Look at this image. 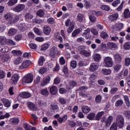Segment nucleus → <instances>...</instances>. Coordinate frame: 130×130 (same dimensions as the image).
I'll return each mask as SVG.
<instances>
[{
  "mask_svg": "<svg viewBox=\"0 0 130 130\" xmlns=\"http://www.w3.org/2000/svg\"><path fill=\"white\" fill-rule=\"evenodd\" d=\"M65 26L66 27H69L67 30L68 33H72L75 28V22L71 21L70 18L68 19L65 22Z\"/></svg>",
  "mask_w": 130,
  "mask_h": 130,
  "instance_id": "nucleus-1",
  "label": "nucleus"
},
{
  "mask_svg": "<svg viewBox=\"0 0 130 130\" xmlns=\"http://www.w3.org/2000/svg\"><path fill=\"white\" fill-rule=\"evenodd\" d=\"M115 122L120 128L123 127V125H124V118L122 115H118Z\"/></svg>",
  "mask_w": 130,
  "mask_h": 130,
  "instance_id": "nucleus-2",
  "label": "nucleus"
},
{
  "mask_svg": "<svg viewBox=\"0 0 130 130\" xmlns=\"http://www.w3.org/2000/svg\"><path fill=\"white\" fill-rule=\"evenodd\" d=\"M33 74L31 73H28L22 78V81L24 83H26V84H31L33 82Z\"/></svg>",
  "mask_w": 130,
  "mask_h": 130,
  "instance_id": "nucleus-3",
  "label": "nucleus"
},
{
  "mask_svg": "<svg viewBox=\"0 0 130 130\" xmlns=\"http://www.w3.org/2000/svg\"><path fill=\"white\" fill-rule=\"evenodd\" d=\"M104 61L106 68H112L113 66V60L110 56H107L104 59Z\"/></svg>",
  "mask_w": 130,
  "mask_h": 130,
  "instance_id": "nucleus-4",
  "label": "nucleus"
},
{
  "mask_svg": "<svg viewBox=\"0 0 130 130\" xmlns=\"http://www.w3.org/2000/svg\"><path fill=\"white\" fill-rule=\"evenodd\" d=\"M56 53L57 54L60 53V51H58L57 50V48L54 47L51 49L49 55L52 58H54V57H55V54H56Z\"/></svg>",
  "mask_w": 130,
  "mask_h": 130,
  "instance_id": "nucleus-5",
  "label": "nucleus"
},
{
  "mask_svg": "<svg viewBox=\"0 0 130 130\" xmlns=\"http://www.w3.org/2000/svg\"><path fill=\"white\" fill-rule=\"evenodd\" d=\"M30 64L31 61L29 60H26L22 62V64L19 66V69L20 70H24V69H27V68L30 67Z\"/></svg>",
  "mask_w": 130,
  "mask_h": 130,
  "instance_id": "nucleus-6",
  "label": "nucleus"
},
{
  "mask_svg": "<svg viewBox=\"0 0 130 130\" xmlns=\"http://www.w3.org/2000/svg\"><path fill=\"white\" fill-rule=\"evenodd\" d=\"M25 8V5L19 4L13 8V11L14 12H16L17 13H20V12H22V11L24 10Z\"/></svg>",
  "mask_w": 130,
  "mask_h": 130,
  "instance_id": "nucleus-7",
  "label": "nucleus"
},
{
  "mask_svg": "<svg viewBox=\"0 0 130 130\" xmlns=\"http://www.w3.org/2000/svg\"><path fill=\"white\" fill-rule=\"evenodd\" d=\"M51 78L50 76H46L43 79V81L41 82V87H44L45 85H47V84H49V82H50Z\"/></svg>",
  "mask_w": 130,
  "mask_h": 130,
  "instance_id": "nucleus-8",
  "label": "nucleus"
},
{
  "mask_svg": "<svg viewBox=\"0 0 130 130\" xmlns=\"http://www.w3.org/2000/svg\"><path fill=\"white\" fill-rule=\"evenodd\" d=\"M107 47L109 49H111V50H115V49H117V48H118V46H117L116 44L111 42L107 43Z\"/></svg>",
  "mask_w": 130,
  "mask_h": 130,
  "instance_id": "nucleus-9",
  "label": "nucleus"
},
{
  "mask_svg": "<svg viewBox=\"0 0 130 130\" xmlns=\"http://www.w3.org/2000/svg\"><path fill=\"white\" fill-rule=\"evenodd\" d=\"M1 101H2L4 106L5 107H11V101L6 98H2L1 99Z\"/></svg>",
  "mask_w": 130,
  "mask_h": 130,
  "instance_id": "nucleus-10",
  "label": "nucleus"
},
{
  "mask_svg": "<svg viewBox=\"0 0 130 130\" xmlns=\"http://www.w3.org/2000/svg\"><path fill=\"white\" fill-rule=\"evenodd\" d=\"M27 105L28 108H29V109H31V110H33L34 111L37 110V107H36V105H35V104H34L33 103L28 102L27 103Z\"/></svg>",
  "mask_w": 130,
  "mask_h": 130,
  "instance_id": "nucleus-11",
  "label": "nucleus"
},
{
  "mask_svg": "<svg viewBox=\"0 0 130 130\" xmlns=\"http://www.w3.org/2000/svg\"><path fill=\"white\" fill-rule=\"evenodd\" d=\"M98 67H99V64H98V63H92L89 67V70L91 72H95V71L98 70Z\"/></svg>",
  "mask_w": 130,
  "mask_h": 130,
  "instance_id": "nucleus-12",
  "label": "nucleus"
},
{
  "mask_svg": "<svg viewBox=\"0 0 130 130\" xmlns=\"http://www.w3.org/2000/svg\"><path fill=\"white\" fill-rule=\"evenodd\" d=\"M50 109L51 111H53V112H57L58 111V106L56 105V104L53 103L51 104Z\"/></svg>",
  "mask_w": 130,
  "mask_h": 130,
  "instance_id": "nucleus-13",
  "label": "nucleus"
},
{
  "mask_svg": "<svg viewBox=\"0 0 130 130\" xmlns=\"http://www.w3.org/2000/svg\"><path fill=\"white\" fill-rule=\"evenodd\" d=\"M10 123L13 125H17L20 122L18 118H10L9 120Z\"/></svg>",
  "mask_w": 130,
  "mask_h": 130,
  "instance_id": "nucleus-14",
  "label": "nucleus"
},
{
  "mask_svg": "<svg viewBox=\"0 0 130 130\" xmlns=\"http://www.w3.org/2000/svg\"><path fill=\"white\" fill-rule=\"evenodd\" d=\"M114 60L115 62H121L122 58L121 56L119 55V54H116L114 55Z\"/></svg>",
  "mask_w": 130,
  "mask_h": 130,
  "instance_id": "nucleus-15",
  "label": "nucleus"
},
{
  "mask_svg": "<svg viewBox=\"0 0 130 130\" xmlns=\"http://www.w3.org/2000/svg\"><path fill=\"white\" fill-rule=\"evenodd\" d=\"M20 96L22 98H24L25 99H27L28 98H30L31 97V93L28 92H22L20 93Z\"/></svg>",
  "mask_w": 130,
  "mask_h": 130,
  "instance_id": "nucleus-16",
  "label": "nucleus"
},
{
  "mask_svg": "<svg viewBox=\"0 0 130 130\" xmlns=\"http://www.w3.org/2000/svg\"><path fill=\"white\" fill-rule=\"evenodd\" d=\"M19 81V75L18 74H14L11 78V82L13 84H17V82Z\"/></svg>",
  "mask_w": 130,
  "mask_h": 130,
  "instance_id": "nucleus-17",
  "label": "nucleus"
},
{
  "mask_svg": "<svg viewBox=\"0 0 130 130\" xmlns=\"http://www.w3.org/2000/svg\"><path fill=\"white\" fill-rule=\"evenodd\" d=\"M5 18L9 21V24H11L12 20L13 19V15L8 13L5 15Z\"/></svg>",
  "mask_w": 130,
  "mask_h": 130,
  "instance_id": "nucleus-18",
  "label": "nucleus"
},
{
  "mask_svg": "<svg viewBox=\"0 0 130 130\" xmlns=\"http://www.w3.org/2000/svg\"><path fill=\"white\" fill-rule=\"evenodd\" d=\"M24 19L26 22H30L33 19V15L29 13H26L24 16Z\"/></svg>",
  "mask_w": 130,
  "mask_h": 130,
  "instance_id": "nucleus-19",
  "label": "nucleus"
},
{
  "mask_svg": "<svg viewBox=\"0 0 130 130\" xmlns=\"http://www.w3.org/2000/svg\"><path fill=\"white\" fill-rule=\"evenodd\" d=\"M105 114V112L101 111L99 112L95 116L96 120H100L102 118V116Z\"/></svg>",
  "mask_w": 130,
  "mask_h": 130,
  "instance_id": "nucleus-20",
  "label": "nucleus"
},
{
  "mask_svg": "<svg viewBox=\"0 0 130 130\" xmlns=\"http://www.w3.org/2000/svg\"><path fill=\"white\" fill-rule=\"evenodd\" d=\"M37 15L38 17L42 18L44 17V15H45V11L43 9H40L37 12Z\"/></svg>",
  "mask_w": 130,
  "mask_h": 130,
  "instance_id": "nucleus-21",
  "label": "nucleus"
},
{
  "mask_svg": "<svg viewBox=\"0 0 130 130\" xmlns=\"http://www.w3.org/2000/svg\"><path fill=\"white\" fill-rule=\"evenodd\" d=\"M109 18L111 21H115V20L118 19V13H115L113 15H110Z\"/></svg>",
  "mask_w": 130,
  "mask_h": 130,
  "instance_id": "nucleus-22",
  "label": "nucleus"
},
{
  "mask_svg": "<svg viewBox=\"0 0 130 130\" xmlns=\"http://www.w3.org/2000/svg\"><path fill=\"white\" fill-rule=\"evenodd\" d=\"M67 119H68V115H65L62 117L58 118L57 120L59 123H62V122H66Z\"/></svg>",
  "mask_w": 130,
  "mask_h": 130,
  "instance_id": "nucleus-23",
  "label": "nucleus"
},
{
  "mask_svg": "<svg viewBox=\"0 0 130 130\" xmlns=\"http://www.w3.org/2000/svg\"><path fill=\"white\" fill-rule=\"evenodd\" d=\"M93 57L95 61H100V59H101V55L99 53H94Z\"/></svg>",
  "mask_w": 130,
  "mask_h": 130,
  "instance_id": "nucleus-24",
  "label": "nucleus"
},
{
  "mask_svg": "<svg viewBox=\"0 0 130 130\" xmlns=\"http://www.w3.org/2000/svg\"><path fill=\"white\" fill-rule=\"evenodd\" d=\"M57 87L55 86H53L50 88V92L53 95H55L57 93Z\"/></svg>",
  "mask_w": 130,
  "mask_h": 130,
  "instance_id": "nucleus-25",
  "label": "nucleus"
},
{
  "mask_svg": "<svg viewBox=\"0 0 130 130\" xmlns=\"http://www.w3.org/2000/svg\"><path fill=\"white\" fill-rule=\"evenodd\" d=\"M90 29L89 28H86L84 32L83 33V36H84V37H85V38H86L87 39H89V33H90Z\"/></svg>",
  "mask_w": 130,
  "mask_h": 130,
  "instance_id": "nucleus-26",
  "label": "nucleus"
},
{
  "mask_svg": "<svg viewBox=\"0 0 130 130\" xmlns=\"http://www.w3.org/2000/svg\"><path fill=\"white\" fill-rule=\"evenodd\" d=\"M51 31V28L49 26H44V33L46 35H49Z\"/></svg>",
  "mask_w": 130,
  "mask_h": 130,
  "instance_id": "nucleus-27",
  "label": "nucleus"
},
{
  "mask_svg": "<svg viewBox=\"0 0 130 130\" xmlns=\"http://www.w3.org/2000/svg\"><path fill=\"white\" fill-rule=\"evenodd\" d=\"M20 17L18 15H13L12 20L11 21V24H15L19 21Z\"/></svg>",
  "mask_w": 130,
  "mask_h": 130,
  "instance_id": "nucleus-28",
  "label": "nucleus"
},
{
  "mask_svg": "<svg viewBox=\"0 0 130 130\" xmlns=\"http://www.w3.org/2000/svg\"><path fill=\"white\" fill-rule=\"evenodd\" d=\"M102 74H103V75L108 76V75H110L111 74V70L103 69L102 70Z\"/></svg>",
  "mask_w": 130,
  "mask_h": 130,
  "instance_id": "nucleus-29",
  "label": "nucleus"
},
{
  "mask_svg": "<svg viewBox=\"0 0 130 130\" xmlns=\"http://www.w3.org/2000/svg\"><path fill=\"white\" fill-rule=\"evenodd\" d=\"M96 78H97V74H91L90 76L89 80L92 83H94V82H95V81H96Z\"/></svg>",
  "mask_w": 130,
  "mask_h": 130,
  "instance_id": "nucleus-30",
  "label": "nucleus"
},
{
  "mask_svg": "<svg viewBox=\"0 0 130 130\" xmlns=\"http://www.w3.org/2000/svg\"><path fill=\"white\" fill-rule=\"evenodd\" d=\"M41 94L44 96H48L49 92L47 90V88H44L41 90Z\"/></svg>",
  "mask_w": 130,
  "mask_h": 130,
  "instance_id": "nucleus-31",
  "label": "nucleus"
},
{
  "mask_svg": "<svg viewBox=\"0 0 130 130\" xmlns=\"http://www.w3.org/2000/svg\"><path fill=\"white\" fill-rule=\"evenodd\" d=\"M124 18L125 19H128V18H130V12L129 10L125 9L124 11Z\"/></svg>",
  "mask_w": 130,
  "mask_h": 130,
  "instance_id": "nucleus-32",
  "label": "nucleus"
},
{
  "mask_svg": "<svg viewBox=\"0 0 130 130\" xmlns=\"http://www.w3.org/2000/svg\"><path fill=\"white\" fill-rule=\"evenodd\" d=\"M17 33V29L15 28H10L8 31V34L10 36H13Z\"/></svg>",
  "mask_w": 130,
  "mask_h": 130,
  "instance_id": "nucleus-33",
  "label": "nucleus"
},
{
  "mask_svg": "<svg viewBox=\"0 0 130 130\" xmlns=\"http://www.w3.org/2000/svg\"><path fill=\"white\" fill-rule=\"evenodd\" d=\"M82 110L84 113H88L90 112V110H91V109L90 108H89V107L83 106L82 108Z\"/></svg>",
  "mask_w": 130,
  "mask_h": 130,
  "instance_id": "nucleus-34",
  "label": "nucleus"
},
{
  "mask_svg": "<svg viewBox=\"0 0 130 130\" xmlns=\"http://www.w3.org/2000/svg\"><path fill=\"white\" fill-rule=\"evenodd\" d=\"M7 42V38H5L4 36H1L0 37V43L2 45H5L6 43Z\"/></svg>",
  "mask_w": 130,
  "mask_h": 130,
  "instance_id": "nucleus-35",
  "label": "nucleus"
},
{
  "mask_svg": "<svg viewBox=\"0 0 130 130\" xmlns=\"http://www.w3.org/2000/svg\"><path fill=\"white\" fill-rule=\"evenodd\" d=\"M123 49H124L125 50H129V49H130V42H127L124 44Z\"/></svg>",
  "mask_w": 130,
  "mask_h": 130,
  "instance_id": "nucleus-36",
  "label": "nucleus"
},
{
  "mask_svg": "<svg viewBox=\"0 0 130 130\" xmlns=\"http://www.w3.org/2000/svg\"><path fill=\"white\" fill-rule=\"evenodd\" d=\"M80 54L84 55V56H85L86 57H88V56H90V55H91V52L84 50L83 51H81V53Z\"/></svg>",
  "mask_w": 130,
  "mask_h": 130,
  "instance_id": "nucleus-37",
  "label": "nucleus"
},
{
  "mask_svg": "<svg viewBox=\"0 0 130 130\" xmlns=\"http://www.w3.org/2000/svg\"><path fill=\"white\" fill-rule=\"evenodd\" d=\"M79 66L80 68H82V67H86V66H88V63L86 60H81L79 62Z\"/></svg>",
  "mask_w": 130,
  "mask_h": 130,
  "instance_id": "nucleus-38",
  "label": "nucleus"
},
{
  "mask_svg": "<svg viewBox=\"0 0 130 130\" xmlns=\"http://www.w3.org/2000/svg\"><path fill=\"white\" fill-rule=\"evenodd\" d=\"M84 7H85L86 9H90L91 7H92L91 3H90V2H88V1L84 0Z\"/></svg>",
  "mask_w": 130,
  "mask_h": 130,
  "instance_id": "nucleus-39",
  "label": "nucleus"
},
{
  "mask_svg": "<svg viewBox=\"0 0 130 130\" xmlns=\"http://www.w3.org/2000/svg\"><path fill=\"white\" fill-rule=\"evenodd\" d=\"M18 3V0H9L8 5L9 7H13L14 5Z\"/></svg>",
  "mask_w": 130,
  "mask_h": 130,
  "instance_id": "nucleus-40",
  "label": "nucleus"
},
{
  "mask_svg": "<svg viewBox=\"0 0 130 130\" xmlns=\"http://www.w3.org/2000/svg\"><path fill=\"white\" fill-rule=\"evenodd\" d=\"M113 120V117L112 116H109L107 119V126H109L111 124V122Z\"/></svg>",
  "mask_w": 130,
  "mask_h": 130,
  "instance_id": "nucleus-41",
  "label": "nucleus"
},
{
  "mask_svg": "<svg viewBox=\"0 0 130 130\" xmlns=\"http://www.w3.org/2000/svg\"><path fill=\"white\" fill-rule=\"evenodd\" d=\"M120 69H121V64H120L117 63L114 66V70L115 72H118Z\"/></svg>",
  "mask_w": 130,
  "mask_h": 130,
  "instance_id": "nucleus-42",
  "label": "nucleus"
},
{
  "mask_svg": "<svg viewBox=\"0 0 130 130\" xmlns=\"http://www.w3.org/2000/svg\"><path fill=\"white\" fill-rule=\"evenodd\" d=\"M95 113H90L87 116V118L89 120H93L95 118Z\"/></svg>",
  "mask_w": 130,
  "mask_h": 130,
  "instance_id": "nucleus-43",
  "label": "nucleus"
},
{
  "mask_svg": "<svg viewBox=\"0 0 130 130\" xmlns=\"http://www.w3.org/2000/svg\"><path fill=\"white\" fill-rule=\"evenodd\" d=\"M44 61H45L44 57L43 56H41L39 59V66H43V64H44Z\"/></svg>",
  "mask_w": 130,
  "mask_h": 130,
  "instance_id": "nucleus-44",
  "label": "nucleus"
},
{
  "mask_svg": "<svg viewBox=\"0 0 130 130\" xmlns=\"http://www.w3.org/2000/svg\"><path fill=\"white\" fill-rule=\"evenodd\" d=\"M123 98L125 100V103L126 104V106L127 107L129 106L130 102L129 99H128V96H127V95H123Z\"/></svg>",
  "mask_w": 130,
  "mask_h": 130,
  "instance_id": "nucleus-45",
  "label": "nucleus"
},
{
  "mask_svg": "<svg viewBox=\"0 0 130 130\" xmlns=\"http://www.w3.org/2000/svg\"><path fill=\"white\" fill-rule=\"evenodd\" d=\"M11 53H12V54H13V55L14 56L21 55V54H22V52H21V51L16 50L12 51Z\"/></svg>",
  "mask_w": 130,
  "mask_h": 130,
  "instance_id": "nucleus-46",
  "label": "nucleus"
},
{
  "mask_svg": "<svg viewBox=\"0 0 130 130\" xmlns=\"http://www.w3.org/2000/svg\"><path fill=\"white\" fill-rule=\"evenodd\" d=\"M34 31L36 34H37V35H39L40 36H41V35L42 34V31H41L40 30H39V29H38V28L35 27L34 28Z\"/></svg>",
  "mask_w": 130,
  "mask_h": 130,
  "instance_id": "nucleus-47",
  "label": "nucleus"
},
{
  "mask_svg": "<svg viewBox=\"0 0 130 130\" xmlns=\"http://www.w3.org/2000/svg\"><path fill=\"white\" fill-rule=\"evenodd\" d=\"M80 32H81V30L80 29H75L72 34V37H76V35H78V34H79Z\"/></svg>",
  "mask_w": 130,
  "mask_h": 130,
  "instance_id": "nucleus-48",
  "label": "nucleus"
},
{
  "mask_svg": "<svg viewBox=\"0 0 130 130\" xmlns=\"http://www.w3.org/2000/svg\"><path fill=\"white\" fill-rule=\"evenodd\" d=\"M122 104H123V101L119 100L115 103V106L116 107H119L121 106Z\"/></svg>",
  "mask_w": 130,
  "mask_h": 130,
  "instance_id": "nucleus-49",
  "label": "nucleus"
},
{
  "mask_svg": "<svg viewBox=\"0 0 130 130\" xmlns=\"http://www.w3.org/2000/svg\"><path fill=\"white\" fill-rule=\"evenodd\" d=\"M48 47H49V44L47 43H45L42 46L41 50L42 51L46 50V49H48Z\"/></svg>",
  "mask_w": 130,
  "mask_h": 130,
  "instance_id": "nucleus-50",
  "label": "nucleus"
},
{
  "mask_svg": "<svg viewBox=\"0 0 130 130\" xmlns=\"http://www.w3.org/2000/svg\"><path fill=\"white\" fill-rule=\"evenodd\" d=\"M117 126L118 125L116 123L114 122L111 126L110 130H117Z\"/></svg>",
  "mask_w": 130,
  "mask_h": 130,
  "instance_id": "nucleus-51",
  "label": "nucleus"
},
{
  "mask_svg": "<svg viewBox=\"0 0 130 130\" xmlns=\"http://www.w3.org/2000/svg\"><path fill=\"white\" fill-rule=\"evenodd\" d=\"M77 61L76 60H72L71 62V68H72V69H76V68H77Z\"/></svg>",
  "mask_w": 130,
  "mask_h": 130,
  "instance_id": "nucleus-52",
  "label": "nucleus"
},
{
  "mask_svg": "<svg viewBox=\"0 0 130 130\" xmlns=\"http://www.w3.org/2000/svg\"><path fill=\"white\" fill-rule=\"evenodd\" d=\"M101 37H102V38H103V39H106V38H108L109 36L106 32L102 31V32L101 33Z\"/></svg>",
  "mask_w": 130,
  "mask_h": 130,
  "instance_id": "nucleus-53",
  "label": "nucleus"
},
{
  "mask_svg": "<svg viewBox=\"0 0 130 130\" xmlns=\"http://www.w3.org/2000/svg\"><path fill=\"white\" fill-rule=\"evenodd\" d=\"M83 18H84V15L79 13L77 15V20L78 22H81L83 21Z\"/></svg>",
  "mask_w": 130,
  "mask_h": 130,
  "instance_id": "nucleus-54",
  "label": "nucleus"
},
{
  "mask_svg": "<svg viewBox=\"0 0 130 130\" xmlns=\"http://www.w3.org/2000/svg\"><path fill=\"white\" fill-rule=\"evenodd\" d=\"M95 102L98 104L100 103L102 100V97L100 95H98L95 97Z\"/></svg>",
  "mask_w": 130,
  "mask_h": 130,
  "instance_id": "nucleus-55",
  "label": "nucleus"
},
{
  "mask_svg": "<svg viewBox=\"0 0 130 130\" xmlns=\"http://www.w3.org/2000/svg\"><path fill=\"white\" fill-rule=\"evenodd\" d=\"M23 127L25 130H31V127H32V126L29 124L24 123L23 124Z\"/></svg>",
  "mask_w": 130,
  "mask_h": 130,
  "instance_id": "nucleus-56",
  "label": "nucleus"
},
{
  "mask_svg": "<svg viewBox=\"0 0 130 130\" xmlns=\"http://www.w3.org/2000/svg\"><path fill=\"white\" fill-rule=\"evenodd\" d=\"M101 8L102 10H104L105 11H108L110 10V7L108 5H102Z\"/></svg>",
  "mask_w": 130,
  "mask_h": 130,
  "instance_id": "nucleus-57",
  "label": "nucleus"
},
{
  "mask_svg": "<svg viewBox=\"0 0 130 130\" xmlns=\"http://www.w3.org/2000/svg\"><path fill=\"white\" fill-rule=\"evenodd\" d=\"M59 102L60 104L64 105L67 103V100L63 98H60L59 99Z\"/></svg>",
  "mask_w": 130,
  "mask_h": 130,
  "instance_id": "nucleus-58",
  "label": "nucleus"
},
{
  "mask_svg": "<svg viewBox=\"0 0 130 130\" xmlns=\"http://www.w3.org/2000/svg\"><path fill=\"white\" fill-rule=\"evenodd\" d=\"M29 46L31 49H37V45L35 44H29Z\"/></svg>",
  "mask_w": 130,
  "mask_h": 130,
  "instance_id": "nucleus-59",
  "label": "nucleus"
},
{
  "mask_svg": "<svg viewBox=\"0 0 130 130\" xmlns=\"http://www.w3.org/2000/svg\"><path fill=\"white\" fill-rule=\"evenodd\" d=\"M89 18L90 21L92 23H94L96 21V17L93 15H90L89 16Z\"/></svg>",
  "mask_w": 130,
  "mask_h": 130,
  "instance_id": "nucleus-60",
  "label": "nucleus"
},
{
  "mask_svg": "<svg viewBox=\"0 0 130 130\" xmlns=\"http://www.w3.org/2000/svg\"><path fill=\"white\" fill-rule=\"evenodd\" d=\"M116 27H117V30H121V29H122V28H123V24L121 23H117Z\"/></svg>",
  "mask_w": 130,
  "mask_h": 130,
  "instance_id": "nucleus-61",
  "label": "nucleus"
},
{
  "mask_svg": "<svg viewBox=\"0 0 130 130\" xmlns=\"http://www.w3.org/2000/svg\"><path fill=\"white\" fill-rule=\"evenodd\" d=\"M90 31L92 34H93V35H98V30L95 28H91Z\"/></svg>",
  "mask_w": 130,
  "mask_h": 130,
  "instance_id": "nucleus-62",
  "label": "nucleus"
},
{
  "mask_svg": "<svg viewBox=\"0 0 130 130\" xmlns=\"http://www.w3.org/2000/svg\"><path fill=\"white\" fill-rule=\"evenodd\" d=\"M125 65L126 67H128L130 65V58H126L125 59Z\"/></svg>",
  "mask_w": 130,
  "mask_h": 130,
  "instance_id": "nucleus-63",
  "label": "nucleus"
},
{
  "mask_svg": "<svg viewBox=\"0 0 130 130\" xmlns=\"http://www.w3.org/2000/svg\"><path fill=\"white\" fill-rule=\"evenodd\" d=\"M21 57H17V58L15 59L14 61V63L15 64H19L21 62Z\"/></svg>",
  "mask_w": 130,
  "mask_h": 130,
  "instance_id": "nucleus-64",
  "label": "nucleus"
}]
</instances>
